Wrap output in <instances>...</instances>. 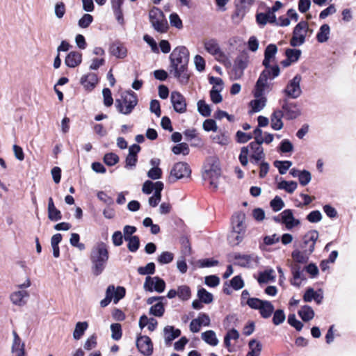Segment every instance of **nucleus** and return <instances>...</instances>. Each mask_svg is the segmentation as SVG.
I'll return each mask as SVG.
<instances>
[{"label":"nucleus","mask_w":356,"mask_h":356,"mask_svg":"<svg viewBox=\"0 0 356 356\" xmlns=\"http://www.w3.org/2000/svg\"><path fill=\"white\" fill-rule=\"evenodd\" d=\"M170 72L177 79L179 83L186 86L190 79L191 73L188 71L189 51L184 46H179L173 49L169 56Z\"/></svg>","instance_id":"1"},{"label":"nucleus","mask_w":356,"mask_h":356,"mask_svg":"<svg viewBox=\"0 0 356 356\" xmlns=\"http://www.w3.org/2000/svg\"><path fill=\"white\" fill-rule=\"evenodd\" d=\"M109 258L108 245L98 242L92 249L90 259L92 264L91 270L94 275L98 276L104 271Z\"/></svg>","instance_id":"2"},{"label":"nucleus","mask_w":356,"mask_h":356,"mask_svg":"<svg viewBox=\"0 0 356 356\" xmlns=\"http://www.w3.org/2000/svg\"><path fill=\"white\" fill-rule=\"evenodd\" d=\"M273 60L264 56L262 61V65L265 69L260 73L259 76L257 81L258 88L263 87L264 84H269L268 79L273 80L279 76L280 70L277 65L271 66L270 62Z\"/></svg>","instance_id":"3"},{"label":"nucleus","mask_w":356,"mask_h":356,"mask_svg":"<svg viewBox=\"0 0 356 356\" xmlns=\"http://www.w3.org/2000/svg\"><path fill=\"white\" fill-rule=\"evenodd\" d=\"M138 98L136 94L130 90L122 95V99L115 100V106L119 113L129 115L137 105Z\"/></svg>","instance_id":"4"},{"label":"nucleus","mask_w":356,"mask_h":356,"mask_svg":"<svg viewBox=\"0 0 356 356\" xmlns=\"http://www.w3.org/2000/svg\"><path fill=\"white\" fill-rule=\"evenodd\" d=\"M269 88L270 84H264L263 87L258 88L257 82H256L254 91V96L255 99L250 101V102L251 110L249 111V113L252 114L254 113L259 112L264 108L267 101L266 97L264 95V91L265 90Z\"/></svg>","instance_id":"5"},{"label":"nucleus","mask_w":356,"mask_h":356,"mask_svg":"<svg viewBox=\"0 0 356 356\" xmlns=\"http://www.w3.org/2000/svg\"><path fill=\"white\" fill-rule=\"evenodd\" d=\"M281 111L284 118L287 120L296 119L301 115V108L298 102H292L288 98H283L280 100Z\"/></svg>","instance_id":"6"},{"label":"nucleus","mask_w":356,"mask_h":356,"mask_svg":"<svg viewBox=\"0 0 356 356\" xmlns=\"http://www.w3.org/2000/svg\"><path fill=\"white\" fill-rule=\"evenodd\" d=\"M309 31L307 22L305 20L300 21L293 29V35L290 40V45L296 47L303 44Z\"/></svg>","instance_id":"7"},{"label":"nucleus","mask_w":356,"mask_h":356,"mask_svg":"<svg viewBox=\"0 0 356 356\" xmlns=\"http://www.w3.org/2000/svg\"><path fill=\"white\" fill-rule=\"evenodd\" d=\"M149 22L153 28L159 33L166 32L168 25L164 18L163 13L158 8L154 7L149 12Z\"/></svg>","instance_id":"8"},{"label":"nucleus","mask_w":356,"mask_h":356,"mask_svg":"<svg viewBox=\"0 0 356 356\" xmlns=\"http://www.w3.org/2000/svg\"><path fill=\"white\" fill-rule=\"evenodd\" d=\"M301 76L296 74L291 80L289 81L286 88L283 90L285 95L284 98L297 99L302 94L300 88Z\"/></svg>","instance_id":"9"},{"label":"nucleus","mask_w":356,"mask_h":356,"mask_svg":"<svg viewBox=\"0 0 356 356\" xmlns=\"http://www.w3.org/2000/svg\"><path fill=\"white\" fill-rule=\"evenodd\" d=\"M191 174V170L188 163L185 162L176 163L170 171L169 181L173 183L178 179L188 177Z\"/></svg>","instance_id":"10"},{"label":"nucleus","mask_w":356,"mask_h":356,"mask_svg":"<svg viewBox=\"0 0 356 356\" xmlns=\"http://www.w3.org/2000/svg\"><path fill=\"white\" fill-rule=\"evenodd\" d=\"M143 289L145 291L162 293L165 289V281L159 276H147L143 284Z\"/></svg>","instance_id":"11"},{"label":"nucleus","mask_w":356,"mask_h":356,"mask_svg":"<svg viewBox=\"0 0 356 356\" xmlns=\"http://www.w3.org/2000/svg\"><path fill=\"white\" fill-rule=\"evenodd\" d=\"M234 259L236 261L234 264L243 268H253L258 264L259 258L255 254H243L235 253Z\"/></svg>","instance_id":"12"},{"label":"nucleus","mask_w":356,"mask_h":356,"mask_svg":"<svg viewBox=\"0 0 356 356\" xmlns=\"http://www.w3.org/2000/svg\"><path fill=\"white\" fill-rule=\"evenodd\" d=\"M318 238V232L317 230L314 229L308 232L303 236L302 241L300 244V248L312 254L314 251L315 244Z\"/></svg>","instance_id":"13"},{"label":"nucleus","mask_w":356,"mask_h":356,"mask_svg":"<svg viewBox=\"0 0 356 356\" xmlns=\"http://www.w3.org/2000/svg\"><path fill=\"white\" fill-rule=\"evenodd\" d=\"M136 347L144 356H150L153 353V343L151 339L146 335L139 334L136 338Z\"/></svg>","instance_id":"14"},{"label":"nucleus","mask_w":356,"mask_h":356,"mask_svg":"<svg viewBox=\"0 0 356 356\" xmlns=\"http://www.w3.org/2000/svg\"><path fill=\"white\" fill-rule=\"evenodd\" d=\"M171 103L174 110L179 113H184L186 111V101L184 96L178 91H173L170 95Z\"/></svg>","instance_id":"15"},{"label":"nucleus","mask_w":356,"mask_h":356,"mask_svg":"<svg viewBox=\"0 0 356 356\" xmlns=\"http://www.w3.org/2000/svg\"><path fill=\"white\" fill-rule=\"evenodd\" d=\"M248 147V148H250L252 152V154H250V162L255 165H258L259 162L265 156L264 149L261 147V143L257 141H252Z\"/></svg>","instance_id":"16"},{"label":"nucleus","mask_w":356,"mask_h":356,"mask_svg":"<svg viewBox=\"0 0 356 356\" xmlns=\"http://www.w3.org/2000/svg\"><path fill=\"white\" fill-rule=\"evenodd\" d=\"M245 219V215L243 212L235 213L232 217V230L245 234L246 230Z\"/></svg>","instance_id":"17"},{"label":"nucleus","mask_w":356,"mask_h":356,"mask_svg":"<svg viewBox=\"0 0 356 356\" xmlns=\"http://www.w3.org/2000/svg\"><path fill=\"white\" fill-rule=\"evenodd\" d=\"M203 176L204 179H209L210 185L216 189L218 188L216 180L220 176V168L217 164L213 163L209 169L205 170Z\"/></svg>","instance_id":"18"},{"label":"nucleus","mask_w":356,"mask_h":356,"mask_svg":"<svg viewBox=\"0 0 356 356\" xmlns=\"http://www.w3.org/2000/svg\"><path fill=\"white\" fill-rule=\"evenodd\" d=\"M282 222L285 225L287 229H291L300 224L299 220L296 219L291 209H285L281 213Z\"/></svg>","instance_id":"19"},{"label":"nucleus","mask_w":356,"mask_h":356,"mask_svg":"<svg viewBox=\"0 0 356 356\" xmlns=\"http://www.w3.org/2000/svg\"><path fill=\"white\" fill-rule=\"evenodd\" d=\"M80 82L86 90L91 91L99 82V79L95 73H89L83 75L81 78Z\"/></svg>","instance_id":"20"},{"label":"nucleus","mask_w":356,"mask_h":356,"mask_svg":"<svg viewBox=\"0 0 356 356\" xmlns=\"http://www.w3.org/2000/svg\"><path fill=\"white\" fill-rule=\"evenodd\" d=\"M181 330L175 328L174 326L167 325L163 329L165 343L170 346L173 340L178 338L181 335Z\"/></svg>","instance_id":"21"},{"label":"nucleus","mask_w":356,"mask_h":356,"mask_svg":"<svg viewBox=\"0 0 356 356\" xmlns=\"http://www.w3.org/2000/svg\"><path fill=\"white\" fill-rule=\"evenodd\" d=\"M82 54L73 51H70L66 56L65 60V65L71 68H74L81 63Z\"/></svg>","instance_id":"22"},{"label":"nucleus","mask_w":356,"mask_h":356,"mask_svg":"<svg viewBox=\"0 0 356 356\" xmlns=\"http://www.w3.org/2000/svg\"><path fill=\"white\" fill-rule=\"evenodd\" d=\"M109 51L111 55L118 58H124L127 55V48L120 42H115L111 44Z\"/></svg>","instance_id":"23"},{"label":"nucleus","mask_w":356,"mask_h":356,"mask_svg":"<svg viewBox=\"0 0 356 356\" xmlns=\"http://www.w3.org/2000/svg\"><path fill=\"white\" fill-rule=\"evenodd\" d=\"M282 118L284 115L280 109L274 111L270 116V126L273 129L277 131L283 127Z\"/></svg>","instance_id":"24"},{"label":"nucleus","mask_w":356,"mask_h":356,"mask_svg":"<svg viewBox=\"0 0 356 356\" xmlns=\"http://www.w3.org/2000/svg\"><path fill=\"white\" fill-rule=\"evenodd\" d=\"M291 273L293 275V280L291 281V284L299 287L300 282H298V280H305L306 278L302 274V270L299 264H293L291 267Z\"/></svg>","instance_id":"25"},{"label":"nucleus","mask_w":356,"mask_h":356,"mask_svg":"<svg viewBox=\"0 0 356 356\" xmlns=\"http://www.w3.org/2000/svg\"><path fill=\"white\" fill-rule=\"evenodd\" d=\"M29 296V293L26 291H18L10 295V300L14 305L22 306L26 304V298H27Z\"/></svg>","instance_id":"26"},{"label":"nucleus","mask_w":356,"mask_h":356,"mask_svg":"<svg viewBox=\"0 0 356 356\" xmlns=\"http://www.w3.org/2000/svg\"><path fill=\"white\" fill-rule=\"evenodd\" d=\"M249 8L250 7L238 1H236V9L232 16V19L236 21L237 23L239 22L245 15Z\"/></svg>","instance_id":"27"},{"label":"nucleus","mask_w":356,"mask_h":356,"mask_svg":"<svg viewBox=\"0 0 356 356\" xmlns=\"http://www.w3.org/2000/svg\"><path fill=\"white\" fill-rule=\"evenodd\" d=\"M311 254L306 250L296 249L292 252L291 257L298 264H307Z\"/></svg>","instance_id":"28"},{"label":"nucleus","mask_w":356,"mask_h":356,"mask_svg":"<svg viewBox=\"0 0 356 356\" xmlns=\"http://www.w3.org/2000/svg\"><path fill=\"white\" fill-rule=\"evenodd\" d=\"M298 314L301 319L305 322L311 321L314 318L315 315L313 309L307 305L302 306L298 312Z\"/></svg>","instance_id":"29"},{"label":"nucleus","mask_w":356,"mask_h":356,"mask_svg":"<svg viewBox=\"0 0 356 356\" xmlns=\"http://www.w3.org/2000/svg\"><path fill=\"white\" fill-rule=\"evenodd\" d=\"M330 33V27L328 24H324L321 26L317 34L316 39L317 41L320 43L325 42L329 39V35Z\"/></svg>","instance_id":"30"},{"label":"nucleus","mask_w":356,"mask_h":356,"mask_svg":"<svg viewBox=\"0 0 356 356\" xmlns=\"http://www.w3.org/2000/svg\"><path fill=\"white\" fill-rule=\"evenodd\" d=\"M274 309L275 307L272 302L268 300H266L265 302H263V305H261L259 311L262 318H268L272 316Z\"/></svg>","instance_id":"31"},{"label":"nucleus","mask_w":356,"mask_h":356,"mask_svg":"<svg viewBox=\"0 0 356 356\" xmlns=\"http://www.w3.org/2000/svg\"><path fill=\"white\" fill-rule=\"evenodd\" d=\"M248 62L249 56L247 52L243 51L236 56L234 62V65L245 70L248 67Z\"/></svg>","instance_id":"32"},{"label":"nucleus","mask_w":356,"mask_h":356,"mask_svg":"<svg viewBox=\"0 0 356 356\" xmlns=\"http://www.w3.org/2000/svg\"><path fill=\"white\" fill-rule=\"evenodd\" d=\"M204 48L211 55H218L221 52L218 43L214 39L206 41Z\"/></svg>","instance_id":"33"},{"label":"nucleus","mask_w":356,"mask_h":356,"mask_svg":"<svg viewBox=\"0 0 356 356\" xmlns=\"http://www.w3.org/2000/svg\"><path fill=\"white\" fill-rule=\"evenodd\" d=\"M202 339L207 343L212 346H216L218 343V339L216 337V334L213 330H207L202 333Z\"/></svg>","instance_id":"34"},{"label":"nucleus","mask_w":356,"mask_h":356,"mask_svg":"<svg viewBox=\"0 0 356 356\" xmlns=\"http://www.w3.org/2000/svg\"><path fill=\"white\" fill-rule=\"evenodd\" d=\"M250 350L247 353L246 356H259L262 349V345L259 341L252 339L248 343Z\"/></svg>","instance_id":"35"},{"label":"nucleus","mask_w":356,"mask_h":356,"mask_svg":"<svg viewBox=\"0 0 356 356\" xmlns=\"http://www.w3.org/2000/svg\"><path fill=\"white\" fill-rule=\"evenodd\" d=\"M88 324L86 321L78 322L76 324L75 329L73 332V337L76 340L80 339L87 330Z\"/></svg>","instance_id":"36"},{"label":"nucleus","mask_w":356,"mask_h":356,"mask_svg":"<svg viewBox=\"0 0 356 356\" xmlns=\"http://www.w3.org/2000/svg\"><path fill=\"white\" fill-rule=\"evenodd\" d=\"M297 186L298 184L296 181L285 180L281 181L277 185L279 189L284 190L288 193H293L297 188Z\"/></svg>","instance_id":"37"},{"label":"nucleus","mask_w":356,"mask_h":356,"mask_svg":"<svg viewBox=\"0 0 356 356\" xmlns=\"http://www.w3.org/2000/svg\"><path fill=\"white\" fill-rule=\"evenodd\" d=\"M245 234L232 231L227 236L229 243L232 246L238 245L243 240Z\"/></svg>","instance_id":"38"},{"label":"nucleus","mask_w":356,"mask_h":356,"mask_svg":"<svg viewBox=\"0 0 356 356\" xmlns=\"http://www.w3.org/2000/svg\"><path fill=\"white\" fill-rule=\"evenodd\" d=\"M197 297L204 304H209L213 300L212 293L207 291L204 288H200L198 289Z\"/></svg>","instance_id":"39"},{"label":"nucleus","mask_w":356,"mask_h":356,"mask_svg":"<svg viewBox=\"0 0 356 356\" xmlns=\"http://www.w3.org/2000/svg\"><path fill=\"white\" fill-rule=\"evenodd\" d=\"M178 297L183 301H186L191 298V291L188 286L181 285L177 288Z\"/></svg>","instance_id":"40"},{"label":"nucleus","mask_w":356,"mask_h":356,"mask_svg":"<svg viewBox=\"0 0 356 356\" xmlns=\"http://www.w3.org/2000/svg\"><path fill=\"white\" fill-rule=\"evenodd\" d=\"M197 111L203 117H209L211 115V109L210 106L207 104L204 100L201 99L197 102Z\"/></svg>","instance_id":"41"},{"label":"nucleus","mask_w":356,"mask_h":356,"mask_svg":"<svg viewBox=\"0 0 356 356\" xmlns=\"http://www.w3.org/2000/svg\"><path fill=\"white\" fill-rule=\"evenodd\" d=\"M273 323L275 325H279L284 323L286 319V315L283 309H278L275 310L273 313Z\"/></svg>","instance_id":"42"},{"label":"nucleus","mask_w":356,"mask_h":356,"mask_svg":"<svg viewBox=\"0 0 356 356\" xmlns=\"http://www.w3.org/2000/svg\"><path fill=\"white\" fill-rule=\"evenodd\" d=\"M149 314L156 317H161L165 312V307L161 301L152 305L149 309Z\"/></svg>","instance_id":"43"},{"label":"nucleus","mask_w":356,"mask_h":356,"mask_svg":"<svg viewBox=\"0 0 356 356\" xmlns=\"http://www.w3.org/2000/svg\"><path fill=\"white\" fill-rule=\"evenodd\" d=\"M126 294V290L123 286L115 287L113 285V291L112 292L113 300L115 304H117L121 299H122Z\"/></svg>","instance_id":"44"},{"label":"nucleus","mask_w":356,"mask_h":356,"mask_svg":"<svg viewBox=\"0 0 356 356\" xmlns=\"http://www.w3.org/2000/svg\"><path fill=\"white\" fill-rule=\"evenodd\" d=\"M302 51L298 49H286L285 51V56L290 60L293 63L297 62L300 56Z\"/></svg>","instance_id":"45"},{"label":"nucleus","mask_w":356,"mask_h":356,"mask_svg":"<svg viewBox=\"0 0 356 356\" xmlns=\"http://www.w3.org/2000/svg\"><path fill=\"white\" fill-rule=\"evenodd\" d=\"M273 164L278 169L280 175H284L292 165V162L290 161H275Z\"/></svg>","instance_id":"46"},{"label":"nucleus","mask_w":356,"mask_h":356,"mask_svg":"<svg viewBox=\"0 0 356 356\" xmlns=\"http://www.w3.org/2000/svg\"><path fill=\"white\" fill-rule=\"evenodd\" d=\"M127 243V248L131 252H136L140 248V238L139 236L134 235L131 238H126Z\"/></svg>","instance_id":"47"},{"label":"nucleus","mask_w":356,"mask_h":356,"mask_svg":"<svg viewBox=\"0 0 356 356\" xmlns=\"http://www.w3.org/2000/svg\"><path fill=\"white\" fill-rule=\"evenodd\" d=\"M172 152L177 155L180 154H182L184 155H188L190 152V149L188 144H186V143H181L175 145L172 148Z\"/></svg>","instance_id":"48"},{"label":"nucleus","mask_w":356,"mask_h":356,"mask_svg":"<svg viewBox=\"0 0 356 356\" xmlns=\"http://www.w3.org/2000/svg\"><path fill=\"white\" fill-rule=\"evenodd\" d=\"M137 271L141 275H153L155 273V264L149 262L145 266L138 267Z\"/></svg>","instance_id":"49"},{"label":"nucleus","mask_w":356,"mask_h":356,"mask_svg":"<svg viewBox=\"0 0 356 356\" xmlns=\"http://www.w3.org/2000/svg\"><path fill=\"white\" fill-rule=\"evenodd\" d=\"M111 337L115 341H118L122 338V330L120 323H113L111 325Z\"/></svg>","instance_id":"50"},{"label":"nucleus","mask_w":356,"mask_h":356,"mask_svg":"<svg viewBox=\"0 0 356 356\" xmlns=\"http://www.w3.org/2000/svg\"><path fill=\"white\" fill-rule=\"evenodd\" d=\"M288 323L297 331L300 332L302 330L304 325L303 323L298 320L294 314H291L288 316Z\"/></svg>","instance_id":"51"},{"label":"nucleus","mask_w":356,"mask_h":356,"mask_svg":"<svg viewBox=\"0 0 356 356\" xmlns=\"http://www.w3.org/2000/svg\"><path fill=\"white\" fill-rule=\"evenodd\" d=\"M222 90V87L217 89L216 86H213L212 89L210 90V97L211 101L214 104H219L222 101V97L220 95V92Z\"/></svg>","instance_id":"52"},{"label":"nucleus","mask_w":356,"mask_h":356,"mask_svg":"<svg viewBox=\"0 0 356 356\" xmlns=\"http://www.w3.org/2000/svg\"><path fill=\"white\" fill-rule=\"evenodd\" d=\"M174 254L168 251L163 252L157 258V261L161 264H167L172 261Z\"/></svg>","instance_id":"53"},{"label":"nucleus","mask_w":356,"mask_h":356,"mask_svg":"<svg viewBox=\"0 0 356 356\" xmlns=\"http://www.w3.org/2000/svg\"><path fill=\"white\" fill-rule=\"evenodd\" d=\"M229 286L233 289L238 291L244 286V281L241 275H236L230 280Z\"/></svg>","instance_id":"54"},{"label":"nucleus","mask_w":356,"mask_h":356,"mask_svg":"<svg viewBox=\"0 0 356 356\" xmlns=\"http://www.w3.org/2000/svg\"><path fill=\"white\" fill-rule=\"evenodd\" d=\"M270 206L275 212H277L284 207V202L277 195L270 202Z\"/></svg>","instance_id":"55"},{"label":"nucleus","mask_w":356,"mask_h":356,"mask_svg":"<svg viewBox=\"0 0 356 356\" xmlns=\"http://www.w3.org/2000/svg\"><path fill=\"white\" fill-rule=\"evenodd\" d=\"M119 161V156L113 152L107 153L104 156V162L108 166H113Z\"/></svg>","instance_id":"56"},{"label":"nucleus","mask_w":356,"mask_h":356,"mask_svg":"<svg viewBox=\"0 0 356 356\" xmlns=\"http://www.w3.org/2000/svg\"><path fill=\"white\" fill-rule=\"evenodd\" d=\"M272 270H264V272H261L259 274V277L257 278L258 282L261 284L264 283H268L270 280H274V276L271 275Z\"/></svg>","instance_id":"57"},{"label":"nucleus","mask_w":356,"mask_h":356,"mask_svg":"<svg viewBox=\"0 0 356 356\" xmlns=\"http://www.w3.org/2000/svg\"><path fill=\"white\" fill-rule=\"evenodd\" d=\"M293 150L292 143L288 139H284L281 141L279 146V151L282 153H289Z\"/></svg>","instance_id":"58"},{"label":"nucleus","mask_w":356,"mask_h":356,"mask_svg":"<svg viewBox=\"0 0 356 356\" xmlns=\"http://www.w3.org/2000/svg\"><path fill=\"white\" fill-rule=\"evenodd\" d=\"M113 291V285H109L106 291V297L100 302V306L102 307H106L108 306L110 302H111L113 297H112V292Z\"/></svg>","instance_id":"59"},{"label":"nucleus","mask_w":356,"mask_h":356,"mask_svg":"<svg viewBox=\"0 0 356 356\" xmlns=\"http://www.w3.org/2000/svg\"><path fill=\"white\" fill-rule=\"evenodd\" d=\"M322 214L318 210L311 211L306 216V219L312 223H317L322 220Z\"/></svg>","instance_id":"60"},{"label":"nucleus","mask_w":356,"mask_h":356,"mask_svg":"<svg viewBox=\"0 0 356 356\" xmlns=\"http://www.w3.org/2000/svg\"><path fill=\"white\" fill-rule=\"evenodd\" d=\"M236 140L239 143H245L253 138L252 133H245L238 131L236 134Z\"/></svg>","instance_id":"61"},{"label":"nucleus","mask_w":356,"mask_h":356,"mask_svg":"<svg viewBox=\"0 0 356 356\" xmlns=\"http://www.w3.org/2000/svg\"><path fill=\"white\" fill-rule=\"evenodd\" d=\"M265 301L257 298H251L246 300L245 304L251 309L259 310L261 305H263V302H265Z\"/></svg>","instance_id":"62"},{"label":"nucleus","mask_w":356,"mask_h":356,"mask_svg":"<svg viewBox=\"0 0 356 356\" xmlns=\"http://www.w3.org/2000/svg\"><path fill=\"white\" fill-rule=\"evenodd\" d=\"M277 52V47L275 44H269L265 49L264 56L273 60Z\"/></svg>","instance_id":"63"},{"label":"nucleus","mask_w":356,"mask_h":356,"mask_svg":"<svg viewBox=\"0 0 356 356\" xmlns=\"http://www.w3.org/2000/svg\"><path fill=\"white\" fill-rule=\"evenodd\" d=\"M93 21V17L90 14H84L79 20L78 24L81 28L86 29L90 26Z\"/></svg>","instance_id":"64"}]
</instances>
